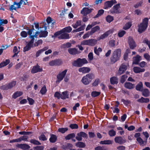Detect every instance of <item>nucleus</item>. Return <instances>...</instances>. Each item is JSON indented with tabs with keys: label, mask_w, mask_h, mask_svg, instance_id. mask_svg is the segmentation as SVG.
Here are the masks:
<instances>
[{
	"label": "nucleus",
	"mask_w": 150,
	"mask_h": 150,
	"mask_svg": "<svg viewBox=\"0 0 150 150\" xmlns=\"http://www.w3.org/2000/svg\"><path fill=\"white\" fill-rule=\"evenodd\" d=\"M42 40H38L34 44V46H38V45L42 44Z\"/></svg>",
	"instance_id": "54"
},
{
	"label": "nucleus",
	"mask_w": 150,
	"mask_h": 150,
	"mask_svg": "<svg viewBox=\"0 0 150 150\" xmlns=\"http://www.w3.org/2000/svg\"><path fill=\"white\" fill-rule=\"evenodd\" d=\"M69 127L72 129H77L78 127V125L75 124H71Z\"/></svg>",
	"instance_id": "59"
},
{
	"label": "nucleus",
	"mask_w": 150,
	"mask_h": 150,
	"mask_svg": "<svg viewBox=\"0 0 150 150\" xmlns=\"http://www.w3.org/2000/svg\"><path fill=\"white\" fill-rule=\"evenodd\" d=\"M50 137L49 139L50 142L54 143L55 142L57 139V136L54 134H50Z\"/></svg>",
	"instance_id": "28"
},
{
	"label": "nucleus",
	"mask_w": 150,
	"mask_h": 150,
	"mask_svg": "<svg viewBox=\"0 0 150 150\" xmlns=\"http://www.w3.org/2000/svg\"><path fill=\"white\" fill-rule=\"evenodd\" d=\"M144 58L148 62H150V55L148 53H145L144 55Z\"/></svg>",
	"instance_id": "51"
},
{
	"label": "nucleus",
	"mask_w": 150,
	"mask_h": 150,
	"mask_svg": "<svg viewBox=\"0 0 150 150\" xmlns=\"http://www.w3.org/2000/svg\"><path fill=\"white\" fill-rule=\"evenodd\" d=\"M68 128H59L58 129V131L62 133H64L66 132L68 130Z\"/></svg>",
	"instance_id": "52"
},
{
	"label": "nucleus",
	"mask_w": 150,
	"mask_h": 150,
	"mask_svg": "<svg viewBox=\"0 0 150 150\" xmlns=\"http://www.w3.org/2000/svg\"><path fill=\"white\" fill-rule=\"evenodd\" d=\"M113 32V30H110L105 32L104 33L101 35L100 36L97 38V40H100L101 39H103L107 37L108 35L112 33Z\"/></svg>",
	"instance_id": "7"
},
{
	"label": "nucleus",
	"mask_w": 150,
	"mask_h": 150,
	"mask_svg": "<svg viewBox=\"0 0 150 150\" xmlns=\"http://www.w3.org/2000/svg\"><path fill=\"white\" fill-rule=\"evenodd\" d=\"M10 62V60L9 59H6L5 61L2 62L0 64V68L8 64Z\"/></svg>",
	"instance_id": "37"
},
{
	"label": "nucleus",
	"mask_w": 150,
	"mask_h": 150,
	"mask_svg": "<svg viewBox=\"0 0 150 150\" xmlns=\"http://www.w3.org/2000/svg\"><path fill=\"white\" fill-rule=\"evenodd\" d=\"M116 3H117V2L115 0H112L106 2L105 3V5L106 8L110 7L113 4Z\"/></svg>",
	"instance_id": "18"
},
{
	"label": "nucleus",
	"mask_w": 150,
	"mask_h": 150,
	"mask_svg": "<svg viewBox=\"0 0 150 150\" xmlns=\"http://www.w3.org/2000/svg\"><path fill=\"white\" fill-rule=\"evenodd\" d=\"M42 69L40 68V67L38 65H37L33 67L31 70V72L33 73H36L38 72L42 71Z\"/></svg>",
	"instance_id": "20"
},
{
	"label": "nucleus",
	"mask_w": 150,
	"mask_h": 150,
	"mask_svg": "<svg viewBox=\"0 0 150 150\" xmlns=\"http://www.w3.org/2000/svg\"><path fill=\"white\" fill-rule=\"evenodd\" d=\"M20 3L14 2L13 4L10 6L9 9L12 11L13 10H16V9L20 8Z\"/></svg>",
	"instance_id": "14"
},
{
	"label": "nucleus",
	"mask_w": 150,
	"mask_h": 150,
	"mask_svg": "<svg viewBox=\"0 0 150 150\" xmlns=\"http://www.w3.org/2000/svg\"><path fill=\"white\" fill-rule=\"evenodd\" d=\"M110 82L112 84H117L118 82V80L117 78L115 76L111 77L110 80Z\"/></svg>",
	"instance_id": "24"
},
{
	"label": "nucleus",
	"mask_w": 150,
	"mask_h": 150,
	"mask_svg": "<svg viewBox=\"0 0 150 150\" xmlns=\"http://www.w3.org/2000/svg\"><path fill=\"white\" fill-rule=\"evenodd\" d=\"M88 58L89 60L90 61H92L93 58V54L92 52H90L88 55Z\"/></svg>",
	"instance_id": "57"
},
{
	"label": "nucleus",
	"mask_w": 150,
	"mask_h": 150,
	"mask_svg": "<svg viewBox=\"0 0 150 150\" xmlns=\"http://www.w3.org/2000/svg\"><path fill=\"white\" fill-rule=\"evenodd\" d=\"M149 19L145 18L143 20L142 22L138 25V32L141 33L146 29L148 26Z\"/></svg>",
	"instance_id": "3"
},
{
	"label": "nucleus",
	"mask_w": 150,
	"mask_h": 150,
	"mask_svg": "<svg viewBox=\"0 0 150 150\" xmlns=\"http://www.w3.org/2000/svg\"><path fill=\"white\" fill-rule=\"evenodd\" d=\"M132 23L131 22H129L126 23L123 27V29L126 30L129 29L131 26Z\"/></svg>",
	"instance_id": "43"
},
{
	"label": "nucleus",
	"mask_w": 150,
	"mask_h": 150,
	"mask_svg": "<svg viewBox=\"0 0 150 150\" xmlns=\"http://www.w3.org/2000/svg\"><path fill=\"white\" fill-rule=\"evenodd\" d=\"M34 24L35 28L38 30H39V28H44L45 30H46L47 26V24L46 23H42V27H41V25H40V26L39 27L40 25L38 23H34ZM40 24L41 25V23H40Z\"/></svg>",
	"instance_id": "15"
},
{
	"label": "nucleus",
	"mask_w": 150,
	"mask_h": 150,
	"mask_svg": "<svg viewBox=\"0 0 150 150\" xmlns=\"http://www.w3.org/2000/svg\"><path fill=\"white\" fill-rule=\"evenodd\" d=\"M39 139L40 140L42 141H45L47 140V139L45 136L44 134H41L39 137Z\"/></svg>",
	"instance_id": "60"
},
{
	"label": "nucleus",
	"mask_w": 150,
	"mask_h": 150,
	"mask_svg": "<svg viewBox=\"0 0 150 150\" xmlns=\"http://www.w3.org/2000/svg\"><path fill=\"white\" fill-rule=\"evenodd\" d=\"M61 95V98L62 99H64L68 98L69 94L67 91L63 92Z\"/></svg>",
	"instance_id": "32"
},
{
	"label": "nucleus",
	"mask_w": 150,
	"mask_h": 150,
	"mask_svg": "<svg viewBox=\"0 0 150 150\" xmlns=\"http://www.w3.org/2000/svg\"><path fill=\"white\" fill-rule=\"evenodd\" d=\"M13 52L14 53L13 57L17 56L19 52V51L18 50L17 47L15 46L14 47L13 50Z\"/></svg>",
	"instance_id": "45"
},
{
	"label": "nucleus",
	"mask_w": 150,
	"mask_h": 150,
	"mask_svg": "<svg viewBox=\"0 0 150 150\" xmlns=\"http://www.w3.org/2000/svg\"><path fill=\"white\" fill-rule=\"evenodd\" d=\"M116 134V132L113 129L109 131L108 134L110 136L112 137L115 136Z\"/></svg>",
	"instance_id": "46"
},
{
	"label": "nucleus",
	"mask_w": 150,
	"mask_h": 150,
	"mask_svg": "<svg viewBox=\"0 0 150 150\" xmlns=\"http://www.w3.org/2000/svg\"><path fill=\"white\" fill-rule=\"evenodd\" d=\"M109 45L111 47H114L115 45V40H111L109 42Z\"/></svg>",
	"instance_id": "58"
},
{
	"label": "nucleus",
	"mask_w": 150,
	"mask_h": 150,
	"mask_svg": "<svg viewBox=\"0 0 150 150\" xmlns=\"http://www.w3.org/2000/svg\"><path fill=\"white\" fill-rule=\"evenodd\" d=\"M137 142L139 143L140 146H144L146 144V142L144 141L141 138H139L137 139Z\"/></svg>",
	"instance_id": "29"
},
{
	"label": "nucleus",
	"mask_w": 150,
	"mask_h": 150,
	"mask_svg": "<svg viewBox=\"0 0 150 150\" xmlns=\"http://www.w3.org/2000/svg\"><path fill=\"white\" fill-rule=\"evenodd\" d=\"M16 146L17 147L23 150H26L30 148V146L29 145L26 144H18Z\"/></svg>",
	"instance_id": "16"
},
{
	"label": "nucleus",
	"mask_w": 150,
	"mask_h": 150,
	"mask_svg": "<svg viewBox=\"0 0 150 150\" xmlns=\"http://www.w3.org/2000/svg\"><path fill=\"white\" fill-rule=\"evenodd\" d=\"M93 10V9L91 8H84L81 11V13L84 16H86L88 14L91 12Z\"/></svg>",
	"instance_id": "13"
},
{
	"label": "nucleus",
	"mask_w": 150,
	"mask_h": 150,
	"mask_svg": "<svg viewBox=\"0 0 150 150\" xmlns=\"http://www.w3.org/2000/svg\"><path fill=\"white\" fill-rule=\"evenodd\" d=\"M16 84V82L13 81L9 83L8 85H5L1 87V88L3 90H8L11 89L15 86Z\"/></svg>",
	"instance_id": "6"
},
{
	"label": "nucleus",
	"mask_w": 150,
	"mask_h": 150,
	"mask_svg": "<svg viewBox=\"0 0 150 150\" xmlns=\"http://www.w3.org/2000/svg\"><path fill=\"white\" fill-rule=\"evenodd\" d=\"M142 60V57L139 55H137L133 58V64H138L139 61Z\"/></svg>",
	"instance_id": "19"
},
{
	"label": "nucleus",
	"mask_w": 150,
	"mask_h": 150,
	"mask_svg": "<svg viewBox=\"0 0 150 150\" xmlns=\"http://www.w3.org/2000/svg\"><path fill=\"white\" fill-rule=\"evenodd\" d=\"M120 7V5L118 4L114 6L113 8V12L114 13H118V9Z\"/></svg>",
	"instance_id": "40"
},
{
	"label": "nucleus",
	"mask_w": 150,
	"mask_h": 150,
	"mask_svg": "<svg viewBox=\"0 0 150 150\" xmlns=\"http://www.w3.org/2000/svg\"><path fill=\"white\" fill-rule=\"evenodd\" d=\"M128 43L131 49H133L136 46V45L134 40L131 37H129L128 38Z\"/></svg>",
	"instance_id": "10"
},
{
	"label": "nucleus",
	"mask_w": 150,
	"mask_h": 150,
	"mask_svg": "<svg viewBox=\"0 0 150 150\" xmlns=\"http://www.w3.org/2000/svg\"><path fill=\"white\" fill-rule=\"evenodd\" d=\"M100 93V92L96 91H93L92 92L91 96L93 97H95L98 96Z\"/></svg>",
	"instance_id": "42"
},
{
	"label": "nucleus",
	"mask_w": 150,
	"mask_h": 150,
	"mask_svg": "<svg viewBox=\"0 0 150 150\" xmlns=\"http://www.w3.org/2000/svg\"><path fill=\"white\" fill-rule=\"evenodd\" d=\"M127 69V66L124 64H122L120 67L117 74L120 75L123 73Z\"/></svg>",
	"instance_id": "11"
},
{
	"label": "nucleus",
	"mask_w": 150,
	"mask_h": 150,
	"mask_svg": "<svg viewBox=\"0 0 150 150\" xmlns=\"http://www.w3.org/2000/svg\"><path fill=\"white\" fill-rule=\"evenodd\" d=\"M107 21L108 23H110L113 20V18L112 16L108 15L106 18Z\"/></svg>",
	"instance_id": "50"
},
{
	"label": "nucleus",
	"mask_w": 150,
	"mask_h": 150,
	"mask_svg": "<svg viewBox=\"0 0 150 150\" xmlns=\"http://www.w3.org/2000/svg\"><path fill=\"white\" fill-rule=\"evenodd\" d=\"M75 134L73 133L68 134L65 137V138L66 140H69L75 137Z\"/></svg>",
	"instance_id": "39"
},
{
	"label": "nucleus",
	"mask_w": 150,
	"mask_h": 150,
	"mask_svg": "<svg viewBox=\"0 0 150 150\" xmlns=\"http://www.w3.org/2000/svg\"><path fill=\"white\" fill-rule=\"evenodd\" d=\"M100 30L99 27L98 26H96L91 29L90 32V34L92 35L95 32L97 31Z\"/></svg>",
	"instance_id": "38"
},
{
	"label": "nucleus",
	"mask_w": 150,
	"mask_h": 150,
	"mask_svg": "<svg viewBox=\"0 0 150 150\" xmlns=\"http://www.w3.org/2000/svg\"><path fill=\"white\" fill-rule=\"evenodd\" d=\"M38 34L39 32H37L34 35H30V37L31 39V40L28 43L26 46L24 48L23 50L24 52L28 51L30 50L31 47H34L33 44L35 40L34 38H37L38 36L37 34Z\"/></svg>",
	"instance_id": "2"
},
{
	"label": "nucleus",
	"mask_w": 150,
	"mask_h": 150,
	"mask_svg": "<svg viewBox=\"0 0 150 150\" xmlns=\"http://www.w3.org/2000/svg\"><path fill=\"white\" fill-rule=\"evenodd\" d=\"M81 22V21H78L75 24H73L72 25L74 28H76L78 26L80 25Z\"/></svg>",
	"instance_id": "44"
},
{
	"label": "nucleus",
	"mask_w": 150,
	"mask_h": 150,
	"mask_svg": "<svg viewBox=\"0 0 150 150\" xmlns=\"http://www.w3.org/2000/svg\"><path fill=\"white\" fill-rule=\"evenodd\" d=\"M104 12V11L103 10L101 9L99 10L98 12V14L95 16V18H97L101 16Z\"/></svg>",
	"instance_id": "55"
},
{
	"label": "nucleus",
	"mask_w": 150,
	"mask_h": 150,
	"mask_svg": "<svg viewBox=\"0 0 150 150\" xmlns=\"http://www.w3.org/2000/svg\"><path fill=\"white\" fill-rule=\"evenodd\" d=\"M57 36H59L58 38L60 39H68L70 38L69 35L65 33H61V34Z\"/></svg>",
	"instance_id": "17"
},
{
	"label": "nucleus",
	"mask_w": 150,
	"mask_h": 150,
	"mask_svg": "<svg viewBox=\"0 0 150 150\" xmlns=\"http://www.w3.org/2000/svg\"><path fill=\"white\" fill-rule=\"evenodd\" d=\"M67 71V70H65L62 72L60 73L57 76V82H59L63 79L64 76L66 74Z\"/></svg>",
	"instance_id": "8"
},
{
	"label": "nucleus",
	"mask_w": 150,
	"mask_h": 150,
	"mask_svg": "<svg viewBox=\"0 0 150 150\" xmlns=\"http://www.w3.org/2000/svg\"><path fill=\"white\" fill-rule=\"evenodd\" d=\"M125 86L127 88L131 89L134 88V85L130 82H126L125 84Z\"/></svg>",
	"instance_id": "34"
},
{
	"label": "nucleus",
	"mask_w": 150,
	"mask_h": 150,
	"mask_svg": "<svg viewBox=\"0 0 150 150\" xmlns=\"http://www.w3.org/2000/svg\"><path fill=\"white\" fill-rule=\"evenodd\" d=\"M79 59H78L74 61L72 63L73 65L76 67H79V65L78 64H79Z\"/></svg>",
	"instance_id": "56"
},
{
	"label": "nucleus",
	"mask_w": 150,
	"mask_h": 150,
	"mask_svg": "<svg viewBox=\"0 0 150 150\" xmlns=\"http://www.w3.org/2000/svg\"><path fill=\"white\" fill-rule=\"evenodd\" d=\"M143 86L142 83V82H140L139 83L137 84L136 86V89L137 90L142 91V88Z\"/></svg>",
	"instance_id": "41"
},
{
	"label": "nucleus",
	"mask_w": 150,
	"mask_h": 150,
	"mask_svg": "<svg viewBox=\"0 0 150 150\" xmlns=\"http://www.w3.org/2000/svg\"><path fill=\"white\" fill-rule=\"evenodd\" d=\"M149 99L148 98H144L143 97H142L140 99L137 100V101L139 102L143 103H147L149 102Z\"/></svg>",
	"instance_id": "30"
},
{
	"label": "nucleus",
	"mask_w": 150,
	"mask_h": 150,
	"mask_svg": "<svg viewBox=\"0 0 150 150\" xmlns=\"http://www.w3.org/2000/svg\"><path fill=\"white\" fill-rule=\"evenodd\" d=\"M72 30V29L71 27H67L63 28L60 31H57L54 34V35L55 36H57L61 34V33H70L71 31Z\"/></svg>",
	"instance_id": "5"
},
{
	"label": "nucleus",
	"mask_w": 150,
	"mask_h": 150,
	"mask_svg": "<svg viewBox=\"0 0 150 150\" xmlns=\"http://www.w3.org/2000/svg\"><path fill=\"white\" fill-rule=\"evenodd\" d=\"M78 71L79 72L85 74L89 72L90 71V69L88 67H83L79 68Z\"/></svg>",
	"instance_id": "22"
},
{
	"label": "nucleus",
	"mask_w": 150,
	"mask_h": 150,
	"mask_svg": "<svg viewBox=\"0 0 150 150\" xmlns=\"http://www.w3.org/2000/svg\"><path fill=\"white\" fill-rule=\"evenodd\" d=\"M121 50L119 49H117L114 51L111 57V61L112 62L115 63L119 59L121 56Z\"/></svg>",
	"instance_id": "1"
},
{
	"label": "nucleus",
	"mask_w": 150,
	"mask_h": 150,
	"mask_svg": "<svg viewBox=\"0 0 150 150\" xmlns=\"http://www.w3.org/2000/svg\"><path fill=\"white\" fill-rule=\"evenodd\" d=\"M76 146L79 148H84L86 146L85 144L82 142H78L76 144Z\"/></svg>",
	"instance_id": "36"
},
{
	"label": "nucleus",
	"mask_w": 150,
	"mask_h": 150,
	"mask_svg": "<svg viewBox=\"0 0 150 150\" xmlns=\"http://www.w3.org/2000/svg\"><path fill=\"white\" fill-rule=\"evenodd\" d=\"M126 32L123 30H120L118 33V35L120 37H122L125 34Z\"/></svg>",
	"instance_id": "48"
},
{
	"label": "nucleus",
	"mask_w": 150,
	"mask_h": 150,
	"mask_svg": "<svg viewBox=\"0 0 150 150\" xmlns=\"http://www.w3.org/2000/svg\"><path fill=\"white\" fill-rule=\"evenodd\" d=\"M30 142L35 145H40V143L38 141H37L35 139H32L30 140Z\"/></svg>",
	"instance_id": "49"
},
{
	"label": "nucleus",
	"mask_w": 150,
	"mask_h": 150,
	"mask_svg": "<svg viewBox=\"0 0 150 150\" xmlns=\"http://www.w3.org/2000/svg\"><path fill=\"white\" fill-rule=\"evenodd\" d=\"M115 141L116 143L122 144L126 142L125 139H123L121 137H116L115 138Z\"/></svg>",
	"instance_id": "12"
},
{
	"label": "nucleus",
	"mask_w": 150,
	"mask_h": 150,
	"mask_svg": "<svg viewBox=\"0 0 150 150\" xmlns=\"http://www.w3.org/2000/svg\"><path fill=\"white\" fill-rule=\"evenodd\" d=\"M69 53L71 54L75 55L79 53L77 49L75 48H70L68 49Z\"/></svg>",
	"instance_id": "21"
},
{
	"label": "nucleus",
	"mask_w": 150,
	"mask_h": 150,
	"mask_svg": "<svg viewBox=\"0 0 150 150\" xmlns=\"http://www.w3.org/2000/svg\"><path fill=\"white\" fill-rule=\"evenodd\" d=\"M44 148L42 146H38L33 148L35 150H43Z\"/></svg>",
	"instance_id": "64"
},
{
	"label": "nucleus",
	"mask_w": 150,
	"mask_h": 150,
	"mask_svg": "<svg viewBox=\"0 0 150 150\" xmlns=\"http://www.w3.org/2000/svg\"><path fill=\"white\" fill-rule=\"evenodd\" d=\"M94 78V76L93 74H87L82 78L81 81L84 84L88 85Z\"/></svg>",
	"instance_id": "4"
},
{
	"label": "nucleus",
	"mask_w": 150,
	"mask_h": 150,
	"mask_svg": "<svg viewBox=\"0 0 150 150\" xmlns=\"http://www.w3.org/2000/svg\"><path fill=\"white\" fill-rule=\"evenodd\" d=\"M127 77V76L125 75H124L122 76L120 79L121 82L122 83H124L126 81Z\"/></svg>",
	"instance_id": "47"
},
{
	"label": "nucleus",
	"mask_w": 150,
	"mask_h": 150,
	"mask_svg": "<svg viewBox=\"0 0 150 150\" xmlns=\"http://www.w3.org/2000/svg\"><path fill=\"white\" fill-rule=\"evenodd\" d=\"M112 143L113 141L108 140L101 141L100 142V144H112Z\"/></svg>",
	"instance_id": "31"
},
{
	"label": "nucleus",
	"mask_w": 150,
	"mask_h": 150,
	"mask_svg": "<svg viewBox=\"0 0 150 150\" xmlns=\"http://www.w3.org/2000/svg\"><path fill=\"white\" fill-rule=\"evenodd\" d=\"M37 32H39V34L37 35H38V34H40L39 37H45L47 36L48 34V32L46 31H41L40 32L37 31L36 32L35 34Z\"/></svg>",
	"instance_id": "27"
},
{
	"label": "nucleus",
	"mask_w": 150,
	"mask_h": 150,
	"mask_svg": "<svg viewBox=\"0 0 150 150\" xmlns=\"http://www.w3.org/2000/svg\"><path fill=\"white\" fill-rule=\"evenodd\" d=\"M61 94L58 92H56L54 94V96L59 99L61 98Z\"/></svg>",
	"instance_id": "63"
},
{
	"label": "nucleus",
	"mask_w": 150,
	"mask_h": 150,
	"mask_svg": "<svg viewBox=\"0 0 150 150\" xmlns=\"http://www.w3.org/2000/svg\"><path fill=\"white\" fill-rule=\"evenodd\" d=\"M46 92L47 89L45 86L43 87L40 91V92L42 95L45 94Z\"/></svg>",
	"instance_id": "53"
},
{
	"label": "nucleus",
	"mask_w": 150,
	"mask_h": 150,
	"mask_svg": "<svg viewBox=\"0 0 150 150\" xmlns=\"http://www.w3.org/2000/svg\"><path fill=\"white\" fill-rule=\"evenodd\" d=\"M87 135L85 132H81L78 133L76 137V139L79 141H81L82 140V138H87Z\"/></svg>",
	"instance_id": "9"
},
{
	"label": "nucleus",
	"mask_w": 150,
	"mask_h": 150,
	"mask_svg": "<svg viewBox=\"0 0 150 150\" xmlns=\"http://www.w3.org/2000/svg\"><path fill=\"white\" fill-rule=\"evenodd\" d=\"M97 40L95 39L88 40V45L90 46H93L97 43Z\"/></svg>",
	"instance_id": "26"
},
{
	"label": "nucleus",
	"mask_w": 150,
	"mask_h": 150,
	"mask_svg": "<svg viewBox=\"0 0 150 150\" xmlns=\"http://www.w3.org/2000/svg\"><path fill=\"white\" fill-rule=\"evenodd\" d=\"M102 51V48L100 47H99L97 48V47H95L94 48V52L98 56H99L100 53Z\"/></svg>",
	"instance_id": "35"
},
{
	"label": "nucleus",
	"mask_w": 150,
	"mask_h": 150,
	"mask_svg": "<svg viewBox=\"0 0 150 150\" xmlns=\"http://www.w3.org/2000/svg\"><path fill=\"white\" fill-rule=\"evenodd\" d=\"M95 150H105L106 149L104 146H98L95 148Z\"/></svg>",
	"instance_id": "61"
},
{
	"label": "nucleus",
	"mask_w": 150,
	"mask_h": 150,
	"mask_svg": "<svg viewBox=\"0 0 150 150\" xmlns=\"http://www.w3.org/2000/svg\"><path fill=\"white\" fill-rule=\"evenodd\" d=\"M142 95L145 97H148L149 96L150 92L147 89H144L142 90Z\"/></svg>",
	"instance_id": "25"
},
{
	"label": "nucleus",
	"mask_w": 150,
	"mask_h": 150,
	"mask_svg": "<svg viewBox=\"0 0 150 150\" xmlns=\"http://www.w3.org/2000/svg\"><path fill=\"white\" fill-rule=\"evenodd\" d=\"M133 71L135 73H138L144 71L145 69L144 68L142 69L139 67H135L133 68Z\"/></svg>",
	"instance_id": "23"
},
{
	"label": "nucleus",
	"mask_w": 150,
	"mask_h": 150,
	"mask_svg": "<svg viewBox=\"0 0 150 150\" xmlns=\"http://www.w3.org/2000/svg\"><path fill=\"white\" fill-rule=\"evenodd\" d=\"M23 93V92L21 91H17L13 95V98H16L17 97L21 96Z\"/></svg>",
	"instance_id": "33"
},
{
	"label": "nucleus",
	"mask_w": 150,
	"mask_h": 150,
	"mask_svg": "<svg viewBox=\"0 0 150 150\" xmlns=\"http://www.w3.org/2000/svg\"><path fill=\"white\" fill-rule=\"evenodd\" d=\"M96 24V22L93 23L91 25H89L86 28V30H90L93 26Z\"/></svg>",
	"instance_id": "62"
}]
</instances>
